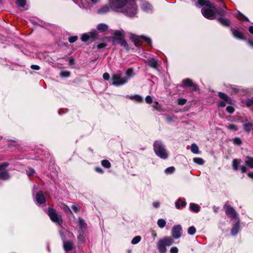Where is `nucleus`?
Listing matches in <instances>:
<instances>
[{
	"label": "nucleus",
	"instance_id": "10",
	"mask_svg": "<svg viewBox=\"0 0 253 253\" xmlns=\"http://www.w3.org/2000/svg\"><path fill=\"white\" fill-rule=\"evenodd\" d=\"M141 8L142 10L147 13H150L152 11V5L147 1H142L141 4Z\"/></svg>",
	"mask_w": 253,
	"mask_h": 253
},
{
	"label": "nucleus",
	"instance_id": "54",
	"mask_svg": "<svg viewBox=\"0 0 253 253\" xmlns=\"http://www.w3.org/2000/svg\"><path fill=\"white\" fill-rule=\"evenodd\" d=\"M89 6L85 3L84 1L83 0H82V6H80V7H83L84 8H87Z\"/></svg>",
	"mask_w": 253,
	"mask_h": 253
},
{
	"label": "nucleus",
	"instance_id": "52",
	"mask_svg": "<svg viewBox=\"0 0 253 253\" xmlns=\"http://www.w3.org/2000/svg\"><path fill=\"white\" fill-rule=\"evenodd\" d=\"M110 77V75L108 73H105L103 75V78L106 81L109 80Z\"/></svg>",
	"mask_w": 253,
	"mask_h": 253
},
{
	"label": "nucleus",
	"instance_id": "38",
	"mask_svg": "<svg viewBox=\"0 0 253 253\" xmlns=\"http://www.w3.org/2000/svg\"><path fill=\"white\" fill-rule=\"evenodd\" d=\"M141 239V237L140 236H135L131 240V243L133 245H135L138 243Z\"/></svg>",
	"mask_w": 253,
	"mask_h": 253
},
{
	"label": "nucleus",
	"instance_id": "43",
	"mask_svg": "<svg viewBox=\"0 0 253 253\" xmlns=\"http://www.w3.org/2000/svg\"><path fill=\"white\" fill-rule=\"evenodd\" d=\"M84 232L82 230V231L80 232L79 235L78 236V240L81 242H84Z\"/></svg>",
	"mask_w": 253,
	"mask_h": 253
},
{
	"label": "nucleus",
	"instance_id": "42",
	"mask_svg": "<svg viewBox=\"0 0 253 253\" xmlns=\"http://www.w3.org/2000/svg\"><path fill=\"white\" fill-rule=\"evenodd\" d=\"M26 0H16V4L20 6L24 7L26 4Z\"/></svg>",
	"mask_w": 253,
	"mask_h": 253
},
{
	"label": "nucleus",
	"instance_id": "12",
	"mask_svg": "<svg viewBox=\"0 0 253 253\" xmlns=\"http://www.w3.org/2000/svg\"><path fill=\"white\" fill-rule=\"evenodd\" d=\"M36 201L39 204H44L45 202V199L42 191L38 192L35 197Z\"/></svg>",
	"mask_w": 253,
	"mask_h": 253
},
{
	"label": "nucleus",
	"instance_id": "45",
	"mask_svg": "<svg viewBox=\"0 0 253 253\" xmlns=\"http://www.w3.org/2000/svg\"><path fill=\"white\" fill-rule=\"evenodd\" d=\"M187 102L186 99L184 98H180L178 99V104L180 105H184Z\"/></svg>",
	"mask_w": 253,
	"mask_h": 253
},
{
	"label": "nucleus",
	"instance_id": "49",
	"mask_svg": "<svg viewBox=\"0 0 253 253\" xmlns=\"http://www.w3.org/2000/svg\"><path fill=\"white\" fill-rule=\"evenodd\" d=\"M145 101L148 103L150 104L152 102V98L151 96L148 95L145 98Z\"/></svg>",
	"mask_w": 253,
	"mask_h": 253
},
{
	"label": "nucleus",
	"instance_id": "64",
	"mask_svg": "<svg viewBox=\"0 0 253 253\" xmlns=\"http://www.w3.org/2000/svg\"><path fill=\"white\" fill-rule=\"evenodd\" d=\"M249 31L251 33V34H253V26H251L249 27Z\"/></svg>",
	"mask_w": 253,
	"mask_h": 253
},
{
	"label": "nucleus",
	"instance_id": "27",
	"mask_svg": "<svg viewBox=\"0 0 253 253\" xmlns=\"http://www.w3.org/2000/svg\"><path fill=\"white\" fill-rule=\"evenodd\" d=\"M130 99L134 100L137 102H142L143 101V98L142 96L138 95H135L129 97Z\"/></svg>",
	"mask_w": 253,
	"mask_h": 253
},
{
	"label": "nucleus",
	"instance_id": "8",
	"mask_svg": "<svg viewBox=\"0 0 253 253\" xmlns=\"http://www.w3.org/2000/svg\"><path fill=\"white\" fill-rule=\"evenodd\" d=\"M172 236L175 239H178L181 236L182 227L180 225L174 226L172 228Z\"/></svg>",
	"mask_w": 253,
	"mask_h": 253
},
{
	"label": "nucleus",
	"instance_id": "16",
	"mask_svg": "<svg viewBox=\"0 0 253 253\" xmlns=\"http://www.w3.org/2000/svg\"><path fill=\"white\" fill-rule=\"evenodd\" d=\"M182 83L185 86H191L193 87L194 90L197 89V86L193 83L191 80L189 79H186L183 81Z\"/></svg>",
	"mask_w": 253,
	"mask_h": 253
},
{
	"label": "nucleus",
	"instance_id": "36",
	"mask_svg": "<svg viewBox=\"0 0 253 253\" xmlns=\"http://www.w3.org/2000/svg\"><path fill=\"white\" fill-rule=\"evenodd\" d=\"M193 160L195 163L200 165H202L204 164V160L201 158H194Z\"/></svg>",
	"mask_w": 253,
	"mask_h": 253
},
{
	"label": "nucleus",
	"instance_id": "48",
	"mask_svg": "<svg viewBox=\"0 0 253 253\" xmlns=\"http://www.w3.org/2000/svg\"><path fill=\"white\" fill-rule=\"evenodd\" d=\"M226 111L229 113L232 114L234 112V109L232 106H228L226 107Z\"/></svg>",
	"mask_w": 253,
	"mask_h": 253
},
{
	"label": "nucleus",
	"instance_id": "4",
	"mask_svg": "<svg viewBox=\"0 0 253 253\" xmlns=\"http://www.w3.org/2000/svg\"><path fill=\"white\" fill-rule=\"evenodd\" d=\"M112 84L115 86H121L126 84L128 82V79L124 77L121 73L117 72L112 76Z\"/></svg>",
	"mask_w": 253,
	"mask_h": 253
},
{
	"label": "nucleus",
	"instance_id": "28",
	"mask_svg": "<svg viewBox=\"0 0 253 253\" xmlns=\"http://www.w3.org/2000/svg\"><path fill=\"white\" fill-rule=\"evenodd\" d=\"M218 21L219 23L224 26H229V24L228 22V20L227 19H224L221 17L218 18Z\"/></svg>",
	"mask_w": 253,
	"mask_h": 253
},
{
	"label": "nucleus",
	"instance_id": "11",
	"mask_svg": "<svg viewBox=\"0 0 253 253\" xmlns=\"http://www.w3.org/2000/svg\"><path fill=\"white\" fill-rule=\"evenodd\" d=\"M96 34L94 32H89L85 33L82 36L81 39L83 42H87L90 39L93 40L95 37Z\"/></svg>",
	"mask_w": 253,
	"mask_h": 253
},
{
	"label": "nucleus",
	"instance_id": "19",
	"mask_svg": "<svg viewBox=\"0 0 253 253\" xmlns=\"http://www.w3.org/2000/svg\"><path fill=\"white\" fill-rule=\"evenodd\" d=\"M108 29V26L107 24L104 23H100L97 26V29L100 32H103L107 31Z\"/></svg>",
	"mask_w": 253,
	"mask_h": 253
},
{
	"label": "nucleus",
	"instance_id": "39",
	"mask_svg": "<svg viewBox=\"0 0 253 253\" xmlns=\"http://www.w3.org/2000/svg\"><path fill=\"white\" fill-rule=\"evenodd\" d=\"M227 128L232 131H236L238 130L237 126L234 124H230L225 126Z\"/></svg>",
	"mask_w": 253,
	"mask_h": 253
},
{
	"label": "nucleus",
	"instance_id": "18",
	"mask_svg": "<svg viewBox=\"0 0 253 253\" xmlns=\"http://www.w3.org/2000/svg\"><path fill=\"white\" fill-rule=\"evenodd\" d=\"M246 165L250 169H253V158L247 157L245 161Z\"/></svg>",
	"mask_w": 253,
	"mask_h": 253
},
{
	"label": "nucleus",
	"instance_id": "17",
	"mask_svg": "<svg viewBox=\"0 0 253 253\" xmlns=\"http://www.w3.org/2000/svg\"><path fill=\"white\" fill-rule=\"evenodd\" d=\"M233 36L239 39H244V36L243 33L238 30H235L233 28L231 29Z\"/></svg>",
	"mask_w": 253,
	"mask_h": 253
},
{
	"label": "nucleus",
	"instance_id": "1",
	"mask_svg": "<svg viewBox=\"0 0 253 253\" xmlns=\"http://www.w3.org/2000/svg\"><path fill=\"white\" fill-rule=\"evenodd\" d=\"M109 4L112 10L125 13L129 16H133L137 12L134 0H109Z\"/></svg>",
	"mask_w": 253,
	"mask_h": 253
},
{
	"label": "nucleus",
	"instance_id": "2",
	"mask_svg": "<svg viewBox=\"0 0 253 253\" xmlns=\"http://www.w3.org/2000/svg\"><path fill=\"white\" fill-rule=\"evenodd\" d=\"M198 4L203 7L201 9L203 15L206 18L212 20L215 18V14L220 16L224 15L226 12L224 9H226L225 6L217 9L214 4L208 0H198Z\"/></svg>",
	"mask_w": 253,
	"mask_h": 253
},
{
	"label": "nucleus",
	"instance_id": "44",
	"mask_svg": "<svg viewBox=\"0 0 253 253\" xmlns=\"http://www.w3.org/2000/svg\"><path fill=\"white\" fill-rule=\"evenodd\" d=\"M233 143L235 145H240L242 143V141L240 138L235 137L233 139Z\"/></svg>",
	"mask_w": 253,
	"mask_h": 253
},
{
	"label": "nucleus",
	"instance_id": "6",
	"mask_svg": "<svg viewBox=\"0 0 253 253\" xmlns=\"http://www.w3.org/2000/svg\"><path fill=\"white\" fill-rule=\"evenodd\" d=\"M8 166V164L6 163H4L0 165V179L5 180L10 178L9 174L7 171H2Z\"/></svg>",
	"mask_w": 253,
	"mask_h": 253
},
{
	"label": "nucleus",
	"instance_id": "13",
	"mask_svg": "<svg viewBox=\"0 0 253 253\" xmlns=\"http://www.w3.org/2000/svg\"><path fill=\"white\" fill-rule=\"evenodd\" d=\"M114 39L120 41V40L124 39L125 37V32L121 30H116L114 32Z\"/></svg>",
	"mask_w": 253,
	"mask_h": 253
},
{
	"label": "nucleus",
	"instance_id": "59",
	"mask_svg": "<svg viewBox=\"0 0 253 253\" xmlns=\"http://www.w3.org/2000/svg\"><path fill=\"white\" fill-rule=\"evenodd\" d=\"M141 38L143 39L144 40L146 41L148 44H151V40L150 39L144 37H142Z\"/></svg>",
	"mask_w": 253,
	"mask_h": 253
},
{
	"label": "nucleus",
	"instance_id": "60",
	"mask_svg": "<svg viewBox=\"0 0 253 253\" xmlns=\"http://www.w3.org/2000/svg\"><path fill=\"white\" fill-rule=\"evenodd\" d=\"M231 93H237L238 92V89L235 88V87H232L231 90L230 91Z\"/></svg>",
	"mask_w": 253,
	"mask_h": 253
},
{
	"label": "nucleus",
	"instance_id": "62",
	"mask_svg": "<svg viewBox=\"0 0 253 253\" xmlns=\"http://www.w3.org/2000/svg\"><path fill=\"white\" fill-rule=\"evenodd\" d=\"M151 234H152V237L154 238V239H155L157 236V233L154 231H152V232H151Z\"/></svg>",
	"mask_w": 253,
	"mask_h": 253
},
{
	"label": "nucleus",
	"instance_id": "21",
	"mask_svg": "<svg viewBox=\"0 0 253 253\" xmlns=\"http://www.w3.org/2000/svg\"><path fill=\"white\" fill-rule=\"evenodd\" d=\"M240 229V225L239 223L237 222L235 224H234L232 230H231V234L232 235H235L239 232Z\"/></svg>",
	"mask_w": 253,
	"mask_h": 253
},
{
	"label": "nucleus",
	"instance_id": "5",
	"mask_svg": "<svg viewBox=\"0 0 253 253\" xmlns=\"http://www.w3.org/2000/svg\"><path fill=\"white\" fill-rule=\"evenodd\" d=\"M48 214L53 222L59 225L62 224V220L61 215L58 214L54 209L49 208Z\"/></svg>",
	"mask_w": 253,
	"mask_h": 253
},
{
	"label": "nucleus",
	"instance_id": "55",
	"mask_svg": "<svg viewBox=\"0 0 253 253\" xmlns=\"http://www.w3.org/2000/svg\"><path fill=\"white\" fill-rule=\"evenodd\" d=\"M95 170L97 172H99L100 173H103L104 172V171L103 170V169L100 167H96L95 168Z\"/></svg>",
	"mask_w": 253,
	"mask_h": 253
},
{
	"label": "nucleus",
	"instance_id": "57",
	"mask_svg": "<svg viewBox=\"0 0 253 253\" xmlns=\"http://www.w3.org/2000/svg\"><path fill=\"white\" fill-rule=\"evenodd\" d=\"M241 170L242 173H245L247 170V168L246 166H243L241 167Z\"/></svg>",
	"mask_w": 253,
	"mask_h": 253
},
{
	"label": "nucleus",
	"instance_id": "40",
	"mask_svg": "<svg viewBox=\"0 0 253 253\" xmlns=\"http://www.w3.org/2000/svg\"><path fill=\"white\" fill-rule=\"evenodd\" d=\"M196 228L194 226H190L188 229V233L191 235H194L196 233Z\"/></svg>",
	"mask_w": 253,
	"mask_h": 253
},
{
	"label": "nucleus",
	"instance_id": "31",
	"mask_svg": "<svg viewBox=\"0 0 253 253\" xmlns=\"http://www.w3.org/2000/svg\"><path fill=\"white\" fill-rule=\"evenodd\" d=\"M157 224L160 228H163L166 226V222L164 219H159L158 220Z\"/></svg>",
	"mask_w": 253,
	"mask_h": 253
},
{
	"label": "nucleus",
	"instance_id": "63",
	"mask_svg": "<svg viewBox=\"0 0 253 253\" xmlns=\"http://www.w3.org/2000/svg\"><path fill=\"white\" fill-rule=\"evenodd\" d=\"M248 175L250 178L253 179V172H250L248 173Z\"/></svg>",
	"mask_w": 253,
	"mask_h": 253
},
{
	"label": "nucleus",
	"instance_id": "9",
	"mask_svg": "<svg viewBox=\"0 0 253 253\" xmlns=\"http://www.w3.org/2000/svg\"><path fill=\"white\" fill-rule=\"evenodd\" d=\"M225 209V212L227 215L232 218H236L237 217V213L233 208L229 206L226 205Z\"/></svg>",
	"mask_w": 253,
	"mask_h": 253
},
{
	"label": "nucleus",
	"instance_id": "23",
	"mask_svg": "<svg viewBox=\"0 0 253 253\" xmlns=\"http://www.w3.org/2000/svg\"><path fill=\"white\" fill-rule=\"evenodd\" d=\"M162 239L167 246H169L173 243V240L170 237H166Z\"/></svg>",
	"mask_w": 253,
	"mask_h": 253
},
{
	"label": "nucleus",
	"instance_id": "32",
	"mask_svg": "<svg viewBox=\"0 0 253 253\" xmlns=\"http://www.w3.org/2000/svg\"><path fill=\"white\" fill-rule=\"evenodd\" d=\"M191 150L194 154L199 153V147L195 144H192L191 146Z\"/></svg>",
	"mask_w": 253,
	"mask_h": 253
},
{
	"label": "nucleus",
	"instance_id": "50",
	"mask_svg": "<svg viewBox=\"0 0 253 253\" xmlns=\"http://www.w3.org/2000/svg\"><path fill=\"white\" fill-rule=\"evenodd\" d=\"M178 252V249L176 247H173L170 250V253H177Z\"/></svg>",
	"mask_w": 253,
	"mask_h": 253
},
{
	"label": "nucleus",
	"instance_id": "25",
	"mask_svg": "<svg viewBox=\"0 0 253 253\" xmlns=\"http://www.w3.org/2000/svg\"><path fill=\"white\" fill-rule=\"evenodd\" d=\"M190 208L191 211L197 212L200 211V207L198 205L194 203H191L190 204Z\"/></svg>",
	"mask_w": 253,
	"mask_h": 253
},
{
	"label": "nucleus",
	"instance_id": "58",
	"mask_svg": "<svg viewBox=\"0 0 253 253\" xmlns=\"http://www.w3.org/2000/svg\"><path fill=\"white\" fill-rule=\"evenodd\" d=\"M31 68L33 70H39L40 69V67L36 65H32L31 66Z\"/></svg>",
	"mask_w": 253,
	"mask_h": 253
},
{
	"label": "nucleus",
	"instance_id": "3",
	"mask_svg": "<svg viewBox=\"0 0 253 253\" xmlns=\"http://www.w3.org/2000/svg\"><path fill=\"white\" fill-rule=\"evenodd\" d=\"M153 147L154 152L157 156L163 159L168 158V153L161 141H156L153 144Z\"/></svg>",
	"mask_w": 253,
	"mask_h": 253
},
{
	"label": "nucleus",
	"instance_id": "37",
	"mask_svg": "<svg viewBox=\"0 0 253 253\" xmlns=\"http://www.w3.org/2000/svg\"><path fill=\"white\" fill-rule=\"evenodd\" d=\"M174 170H175V168L174 167H170L167 168L165 170V173L167 174H172V173H173Z\"/></svg>",
	"mask_w": 253,
	"mask_h": 253
},
{
	"label": "nucleus",
	"instance_id": "26",
	"mask_svg": "<svg viewBox=\"0 0 253 253\" xmlns=\"http://www.w3.org/2000/svg\"><path fill=\"white\" fill-rule=\"evenodd\" d=\"M134 74L133 72V70L132 69H128L126 72L125 76L126 79H128V80L134 76Z\"/></svg>",
	"mask_w": 253,
	"mask_h": 253
},
{
	"label": "nucleus",
	"instance_id": "35",
	"mask_svg": "<svg viewBox=\"0 0 253 253\" xmlns=\"http://www.w3.org/2000/svg\"><path fill=\"white\" fill-rule=\"evenodd\" d=\"M109 9V7L107 6H104L98 10V13L99 14H104L108 12Z\"/></svg>",
	"mask_w": 253,
	"mask_h": 253
},
{
	"label": "nucleus",
	"instance_id": "14",
	"mask_svg": "<svg viewBox=\"0 0 253 253\" xmlns=\"http://www.w3.org/2000/svg\"><path fill=\"white\" fill-rule=\"evenodd\" d=\"M166 246L162 239L160 240L157 244V248L161 253H166Z\"/></svg>",
	"mask_w": 253,
	"mask_h": 253
},
{
	"label": "nucleus",
	"instance_id": "29",
	"mask_svg": "<svg viewBox=\"0 0 253 253\" xmlns=\"http://www.w3.org/2000/svg\"><path fill=\"white\" fill-rule=\"evenodd\" d=\"M79 225L82 231L83 229H84L86 227V224L84 222V220L81 218H79Z\"/></svg>",
	"mask_w": 253,
	"mask_h": 253
},
{
	"label": "nucleus",
	"instance_id": "56",
	"mask_svg": "<svg viewBox=\"0 0 253 253\" xmlns=\"http://www.w3.org/2000/svg\"><path fill=\"white\" fill-rule=\"evenodd\" d=\"M106 46V44L103 43H99L97 45V48H103L105 47Z\"/></svg>",
	"mask_w": 253,
	"mask_h": 253
},
{
	"label": "nucleus",
	"instance_id": "7",
	"mask_svg": "<svg viewBox=\"0 0 253 253\" xmlns=\"http://www.w3.org/2000/svg\"><path fill=\"white\" fill-rule=\"evenodd\" d=\"M219 97L223 100L219 102V105L220 107H224L226 106V103L228 104H232V100L224 93L219 92L218 93Z\"/></svg>",
	"mask_w": 253,
	"mask_h": 253
},
{
	"label": "nucleus",
	"instance_id": "53",
	"mask_svg": "<svg viewBox=\"0 0 253 253\" xmlns=\"http://www.w3.org/2000/svg\"><path fill=\"white\" fill-rule=\"evenodd\" d=\"M253 104V97L251 99H249L247 101V105L248 106H251Z\"/></svg>",
	"mask_w": 253,
	"mask_h": 253
},
{
	"label": "nucleus",
	"instance_id": "47",
	"mask_svg": "<svg viewBox=\"0 0 253 253\" xmlns=\"http://www.w3.org/2000/svg\"><path fill=\"white\" fill-rule=\"evenodd\" d=\"M78 39L77 36H73L69 38L68 41L70 43L74 42Z\"/></svg>",
	"mask_w": 253,
	"mask_h": 253
},
{
	"label": "nucleus",
	"instance_id": "33",
	"mask_svg": "<svg viewBox=\"0 0 253 253\" xmlns=\"http://www.w3.org/2000/svg\"><path fill=\"white\" fill-rule=\"evenodd\" d=\"M236 16L237 18H238L240 20H246L247 21H249V19L245 16L244 15H243L240 12H238L237 14L236 15Z\"/></svg>",
	"mask_w": 253,
	"mask_h": 253
},
{
	"label": "nucleus",
	"instance_id": "61",
	"mask_svg": "<svg viewBox=\"0 0 253 253\" xmlns=\"http://www.w3.org/2000/svg\"><path fill=\"white\" fill-rule=\"evenodd\" d=\"M153 205L155 208H158L160 206V203L158 202H154Z\"/></svg>",
	"mask_w": 253,
	"mask_h": 253
},
{
	"label": "nucleus",
	"instance_id": "46",
	"mask_svg": "<svg viewBox=\"0 0 253 253\" xmlns=\"http://www.w3.org/2000/svg\"><path fill=\"white\" fill-rule=\"evenodd\" d=\"M70 75V73L68 71H62L60 73V75L63 77H69Z\"/></svg>",
	"mask_w": 253,
	"mask_h": 253
},
{
	"label": "nucleus",
	"instance_id": "30",
	"mask_svg": "<svg viewBox=\"0 0 253 253\" xmlns=\"http://www.w3.org/2000/svg\"><path fill=\"white\" fill-rule=\"evenodd\" d=\"M185 205L186 202L181 201V199H178L177 201L175 203V207L177 209H179L180 208V206L183 207H185Z\"/></svg>",
	"mask_w": 253,
	"mask_h": 253
},
{
	"label": "nucleus",
	"instance_id": "22",
	"mask_svg": "<svg viewBox=\"0 0 253 253\" xmlns=\"http://www.w3.org/2000/svg\"><path fill=\"white\" fill-rule=\"evenodd\" d=\"M241 159H235L232 161V167L234 170L238 169V166L241 164Z\"/></svg>",
	"mask_w": 253,
	"mask_h": 253
},
{
	"label": "nucleus",
	"instance_id": "41",
	"mask_svg": "<svg viewBox=\"0 0 253 253\" xmlns=\"http://www.w3.org/2000/svg\"><path fill=\"white\" fill-rule=\"evenodd\" d=\"M119 43H120V44L121 45L124 46L126 49H128V44H127L126 42L124 39H123L122 40H120L119 41Z\"/></svg>",
	"mask_w": 253,
	"mask_h": 253
},
{
	"label": "nucleus",
	"instance_id": "20",
	"mask_svg": "<svg viewBox=\"0 0 253 253\" xmlns=\"http://www.w3.org/2000/svg\"><path fill=\"white\" fill-rule=\"evenodd\" d=\"M73 243L69 241L64 242H63V247L65 251H69L72 249L73 248Z\"/></svg>",
	"mask_w": 253,
	"mask_h": 253
},
{
	"label": "nucleus",
	"instance_id": "15",
	"mask_svg": "<svg viewBox=\"0 0 253 253\" xmlns=\"http://www.w3.org/2000/svg\"><path fill=\"white\" fill-rule=\"evenodd\" d=\"M145 62L148 64L150 67L154 68H157L158 65V60L154 58L148 59V60H145Z\"/></svg>",
	"mask_w": 253,
	"mask_h": 253
},
{
	"label": "nucleus",
	"instance_id": "51",
	"mask_svg": "<svg viewBox=\"0 0 253 253\" xmlns=\"http://www.w3.org/2000/svg\"><path fill=\"white\" fill-rule=\"evenodd\" d=\"M72 208L75 212H78L79 211L80 207L78 205H74L72 206Z\"/></svg>",
	"mask_w": 253,
	"mask_h": 253
},
{
	"label": "nucleus",
	"instance_id": "24",
	"mask_svg": "<svg viewBox=\"0 0 253 253\" xmlns=\"http://www.w3.org/2000/svg\"><path fill=\"white\" fill-rule=\"evenodd\" d=\"M253 127V125L252 123L249 122H245L244 125H243V128L244 130L246 132H250V130L252 129Z\"/></svg>",
	"mask_w": 253,
	"mask_h": 253
},
{
	"label": "nucleus",
	"instance_id": "34",
	"mask_svg": "<svg viewBox=\"0 0 253 253\" xmlns=\"http://www.w3.org/2000/svg\"><path fill=\"white\" fill-rule=\"evenodd\" d=\"M101 165L103 167L105 168L109 169L111 167V163L108 160H104L102 161Z\"/></svg>",
	"mask_w": 253,
	"mask_h": 253
}]
</instances>
